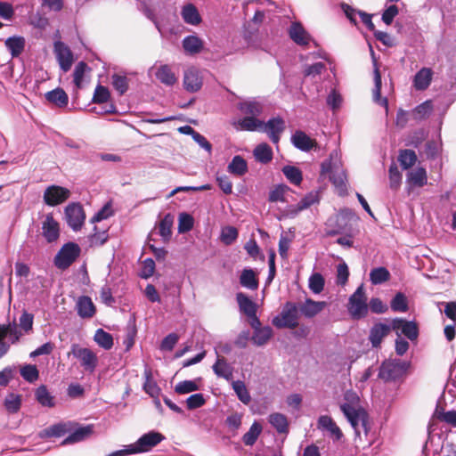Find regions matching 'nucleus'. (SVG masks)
<instances>
[{"mask_svg": "<svg viewBox=\"0 0 456 456\" xmlns=\"http://www.w3.org/2000/svg\"><path fill=\"white\" fill-rule=\"evenodd\" d=\"M166 439L160 432L151 430L142 435L134 443L124 445L122 449L110 453L108 456H126L150 452Z\"/></svg>", "mask_w": 456, "mask_h": 456, "instance_id": "nucleus-1", "label": "nucleus"}, {"mask_svg": "<svg viewBox=\"0 0 456 456\" xmlns=\"http://www.w3.org/2000/svg\"><path fill=\"white\" fill-rule=\"evenodd\" d=\"M339 408L354 429L356 437L361 438L362 433L368 435L369 415L362 406L350 407L348 404H340Z\"/></svg>", "mask_w": 456, "mask_h": 456, "instance_id": "nucleus-2", "label": "nucleus"}, {"mask_svg": "<svg viewBox=\"0 0 456 456\" xmlns=\"http://www.w3.org/2000/svg\"><path fill=\"white\" fill-rule=\"evenodd\" d=\"M334 156H337V151H332L330 158L321 164V171L322 175L329 174V179L338 190L339 195H344L347 191L346 174L340 167L339 163L332 161Z\"/></svg>", "mask_w": 456, "mask_h": 456, "instance_id": "nucleus-3", "label": "nucleus"}, {"mask_svg": "<svg viewBox=\"0 0 456 456\" xmlns=\"http://www.w3.org/2000/svg\"><path fill=\"white\" fill-rule=\"evenodd\" d=\"M410 368V362L400 359H388L379 366L378 377L384 382H394L403 378Z\"/></svg>", "mask_w": 456, "mask_h": 456, "instance_id": "nucleus-4", "label": "nucleus"}, {"mask_svg": "<svg viewBox=\"0 0 456 456\" xmlns=\"http://www.w3.org/2000/svg\"><path fill=\"white\" fill-rule=\"evenodd\" d=\"M352 219H354V214L352 210L348 208L341 209L336 216L335 228L330 232V235L346 234L345 236L339 237L337 240V243L347 248L353 247L354 244L351 235L347 234V232L350 231L348 223Z\"/></svg>", "mask_w": 456, "mask_h": 456, "instance_id": "nucleus-5", "label": "nucleus"}, {"mask_svg": "<svg viewBox=\"0 0 456 456\" xmlns=\"http://www.w3.org/2000/svg\"><path fill=\"white\" fill-rule=\"evenodd\" d=\"M347 310L353 320L358 321L368 315L369 306L363 285H360L349 297Z\"/></svg>", "mask_w": 456, "mask_h": 456, "instance_id": "nucleus-6", "label": "nucleus"}, {"mask_svg": "<svg viewBox=\"0 0 456 456\" xmlns=\"http://www.w3.org/2000/svg\"><path fill=\"white\" fill-rule=\"evenodd\" d=\"M298 310L297 304L287 301L281 309L280 314L273 319V324L278 329H295L298 326Z\"/></svg>", "mask_w": 456, "mask_h": 456, "instance_id": "nucleus-7", "label": "nucleus"}, {"mask_svg": "<svg viewBox=\"0 0 456 456\" xmlns=\"http://www.w3.org/2000/svg\"><path fill=\"white\" fill-rule=\"evenodd\" d=\"M72 354L79 361L80 366L89 373H94L98 365L96 354L87 347H82L78 344H72L69 356Z\"/></svg>", "mask_w": 456, "mask_h": 456, "instance_id": "nucleus-8", "label": "nucleus"}, {"mask_svg": "<svg viewBox=\"0 0 456 456\" xmlns=\"http://www.w3.org/2000/svg\"><path fill=\"white\" fill-rule=\"evenodd\" d=\"M81 248L75 242L65 243L54 256V265L60 270L68 269L79 256Z\"/></svg>", "mask_w": 456, "mask_h": 456, "instance_id": "nucleus-9", "label": "nucleus"}, {"mask_svg": "<svg viewBox=\"0 0 456 456\" xmlns=\"http://www.w3.org/2000/svg\"><path fill=\"white\" fill-rule=\"evenodd\" d=\"M65 220L67 224L74 231H79L86 219V214L82 205L78 202H72L64 208Z\"/></svg>", "mask_w": 456, "mask_h": 456, "instance_id": "nucleus-10", "label": "nucleus"}, {"mask_svg": "<svg viewBox=\"0 0 456 456\" xmlns=\"http://www.w3.org/2000/svg\"><path fill=\"white\" fill-rule=\"evenodd\" d=\"M391 327L397 337H401L403 334L411 341L416 340L419 337V327L413 321L395 317L391 321Z\"/></svg>", "mask_w": 456, "mask_h": 456, "instance_id": "nucleus-11", "label": "nucleus"}, {"mask_svg": "<svg viewBox=\"0 0 456 456\" xmlns=\"http://www.w3.org/2000/svg\"><path fill=\"white\" fill-rule=\"evenodd\" d=\"M69 196V189L59 185H50L44 192V201L46 205L54 207L66 201Z\"/></svg>", "mask_w": 456, "mask_h": 456, "instance_id": "nucleus-12", "label": "nucleus"}, {"mask_svg": "<svg viewBox=\"0 0 456 456\" xmlns=\"http://www.w3.org/2000/svg\"><path fill=\"white\" fill-rule=\"evenodd\" d=\"M285 129V122L280 118H272L267 122L264 121L262 131L268 134L271 142L277 144L281 139V134Z\"/></svg>", "mask_w": 456, "mask_h": 456, "instance_id": "nucleus-13", "label": "nucleus"}, {"mask_svg": "<svg viewBox=\"0 0 456 456\" xmlns=\"http://www.w3.org/2000/svg\"><path fill=\"white\" fill-rule=\"evenodd\" d=\"M54 53L59 65L63 71H68L73 62V55L70 49L61 41L54 42Z\"/></svg>", "mask_w": 456, "mask_h": 456, "instance_id": "nucleus-14", "label": "nucleus"}, {"mask_svg": "<svg viewBox=\"0 0 456 456\" xmlns=\"http://www.w3.org/2000/svg\"><path fill=\"white\" fill-rule=\"evenodd\" d=\"M42 234L48 243H53L59 239L60 225L53 218V214H47L42 223Z\"/></svg>", "mask_w": 456, "mask_h": 456, "instance_id": "nucleus-15", "label": "nucleus"}, {"mask_svg": "<svg viewBox=\"0 0 456 456\" xmlns=\"http://www.w3.org/2000/svg\"><path fill=\"white\" fill-rule=\"evenodd\" d=\"M202 85V77L196 68L191 67L184 71L183 87L186 91L196 93L201 89Z\"/></svg>", "mask_w": 456, "mask_h": 456, "instance_id": "nucleus-16", "label": "nucleus"}, {"mask_svg": "<svg viewBox=\"0 0 456 456\" xmlns=\"http://www.w3.org/2000/svg\"><path fill=\"white\" fill-rule=\"evenodd\" d=\"M370 52H371V55L373 58V66H374V70H373L374 88L372 91L373 102L379 104L380 106H384V107L387 108V105H388L387 99L386 97H384V98L381 97V86H382L381 75H380V72H379V69L378 67V63L374 58V51L372 50L371 47H370Z\"/></svg>", "mask_w": 456, "mask_h": 456, "instance_id": "nucleus-17", "label": "nucleus"}, {"mask_svg": "<svg viewBox=\"0 0 456 456\" xmlns=\"http://www.w3.org/2000/svg\"><path fill=\"white\" fill-rule=\"evenodd\" d=\"M291 40L298 45H307L312 40L311 35L305 29L301 22L293 21L289 28Z\"/></svg>", "mask_w": 456, "mask_h": 456, "instance_id": "nucleus-18", "label": "nucleus"}, {"mask_svg": "<svg viewBox=\"0 0 456 456\" xmlns=\"http://www.w3.org/2000/svg\"><path fill=\"white\" fill-rule=\"evenodd\" d=\"M392 330L391 323L386 324L382 322L375 323L370 330L369 340L372 347H379L382 339L388 335Z\"/></svg>", "mask_w": 456, "mask_h": 456, "instance_id": "nucleus-19", "label": "nucleus"}, {"mask_svg": "<svg viewBox=\"0 0 456 456\" xmlns=\"http://www.w3.org/2000/svg\"><path fill=\"white\" fill-rule=\"evenodd\" d=\"M237 107L245 116L258 117L264 110L263 103L256 98H248L240 102Z\"/></svg>", "mask_w": 456, "mask_h": 456, "instance_id": "nucleus-20", "label": "nucleus"}, {"mask_svg": "<svg viewBox=\"0 0 456 456\" xmlns=\"http://www.w3.org/2000/svg\"><path fill=\"white\" fill-rule=\"evenodd\" d=\"M327 305L324 301H314L312 298H306L305 302L300 305L299 311L305 318H314L321 313Z\"/></svg>", "mask_w": 456, "mask_h": 456, "instance_id": "nucleus-21", "label": "nucleus"}, {"mask_svg": "<svg viewBox=\"0 0 456 456\" xmlns=\"http://www.w3.org/2000/svg\"><path fill=\"white\" fill-rule=\"evenodd\" d=\"M77 315L81 318H92L96 312V308L92 299L88 296H81L77 298L76 305Z\"/></svg>", "mask_w": 456, "mask_h": 456, "instance_id": "nucleus-22", "label": "nucleus"}, {"mask_svg": "<svg viewBox=\"0 0 456 456\" xmlns=\"http://www.w3.org/2000/svg\"><path fill=\"white\" fill-rule=\"evenodd\" d=\"M291 142L295 148L301 151H309L315 145V141L312 140L305 132L297 130L291 136Z\"/></svg>", "mask_w": 456, "mask_h": 456, "instance_id": "nucleus-23", "label": "nucleus"}, {"mask_svg": "<svg viewBox=\"0 0 456 456\" xmlns=\"http://www.w3.org/2000/svg\"><path fill=\"white\" fill-rule=\"evenodd\" d=\"M94 431L92 425L78 427L71 432L62 442L61 444H71L81 442L89 437Z\"/></svg>", "mask_w": 456, "mask_h": 456, "instance_id": "nucleus-24", "label": "nucleus"}, {"mask_svg": "<svg viewBox=\"0 0 456 456\" xmlns=\"http://www.w3.org/2000/svg\"><path fill=\"white\" fill-rule=\"evenodd\" d=\"M4 45L10 52L12 58H17L24 51L26 41L23 37L12 36L5 39Z\"/></svg>", "mask_w": 456, "mask_h": 456, "instance_id": "nucleus-25", "label": "nucleus"}, {"mask_svg": "<svg viewBox=\"0 0 456 456\" xmlns=\"http://www.w3.org/2000/svg\"><path fill=\"white\" fill-rule=\"evenodd\" d=\"M318 428L329 431L336 441L340 440L343 436L342 431L330 416L323 415L319 417Z\"/></svg>", "mask_w": 456, "mask_h": 456, "instance_id": "nucleus-26", "label": "nucleus"}, {"mask_svg": "<svg viewBox=\"0 0 456 456\" xmlns=\"http://www.w3.org/2000/svg\"><path fill=\"white\" fill-rule=\"evenodd\" d=\"M35 399L43 407L53 408L56 404L55 398L49 392L45 385H40L35 390Z\"/></svg>", "mask_w": 456, "mask_h": 456, "instance_id": "nucleus-27", "label": "nucleus"}, {"mask_svg": "<svg viewBox=\"0 0 456 456\" xmlns=\"http://www.w3.org/2000/svg\"><path fill=\"white\" fill-rule=\"evenodd\" d=\"M155 77L167 86H173L177 82L175 74L167 64L160 65L155 72Z\"/></svg>", "mask_w": 456, "mask_h": 456, "instance_id": "nucleus-28", "label": "nucleus"}, {"mask_svg": "<svg viewBox=\"0 0 456 456\" xmlns=\"http://www.w3.org/2000/svg\"><path fill=\"white\" fill-rule=\"evenodd\" d=\"M406 183L410 186L423 187L428 183L427 171L424 167H418L407 173Z\"/></svg>", "mask_w": 456, "mask_h": 456, "instance_id": "nucleus-29", "label": "nucleus"}, {"mask_svg": "<svg viewBox=\"0 0 456 456\" xmlns=\"http://www.w3.org/2000/svg\"><path fill=\"white\" fill-rule=\"evenodd\" d=\"M432 81V70L429 68L420 69L414 76L413 86L415 89L426 90Z\"/></svg>", "mask_w": 456, "mask_h": 456, "instance_id": "nucleus-30", "label": "nucleus"}, {"mask_svg": "<svg viewBox=\"0 0 456 456\" xmlns=\"http://www.w3.org/2000/svg\"><path fill=\"white\" fill-rule=\"evenodd\" d=\"M254 158L261 164H268L273 158L272 147L266 143L262 142L257 144L253 151Z\"/></svg>", "mask_w": 456, "mask_h": 456, "instance_id": "nucleus-31", "label": "nucleus"}, {"mask_svg": "<svg viewBox=\"0 0 456 456\" xmlns=\"http://www.w3.org/2000/svg\"><path fill=\"white\" fill-rule=\"evenodd\" d=\"M236 300L240 312L247 316H255V313L257 311L256 304L254 303L247 295L242 292H238L236 294Z\"/></svg>", "mask_w": 456, "mask_h": 456, "instance_id": "nucleus-32", "label": "nucleus"}, {"mask_svg": "<svg viewBox=\"0 0 456 456\" xmlns=\"http://www.w3.org/2000/svg\"><path fill=\"white\" fill-rule=\"evenodd\" d=\"M214 373L220 378L230 380L232 378V367L224 357L217 356V359L212 366Z\"/></svg>", "mask_w": 456, "mask_h": 456, "instance_id": "nucleus-33", "label": "nucleus"}, {"mask_svg": "<svg viewBox=\"0 0 456 456\" xmlns=\"http://www.w3.org/2000/svg\"><path fill=\"white\" fill-rule=\"evenodd\" d=\"M181 15L187 24L196 26L201 22L200 12L192 4H185L182 9Z\"/></svg>", "mask_w": 456, "mask_h": 456, "instance_id": "nucleus-34", "label": "nucleus"}, {"mask_svg": "<svg viewBox=\"0 0 456 456\" xmlns=\"http://www.w3.org/2000/svg\"><path fill=\"white\" fill-rule=\"evenodd\" d=\"M45 99L49 102L53 103L60 108L66 107L69 102L68 94L61 87H57L52 91L47 92L45 94Z\"/></svg>", "mask_w": 456, "mask_h": 456, "instance_id": "nucleus-35", "label": "nucleus"}, {"mask_svg": "<svg viewBox=\"0 0 456 456\" xmlns=\"http://www.w3.org/2000/svg\"><path fill=\"white\" fill-rule=\"evenodd\" d=\"M268 421L279 434L289 433V422L284 414L280 412L272 413L268 417Z\"/></svg>", "mask_w": 456, "mask_h": 456, "instance_id": "nucleus-36", "label": "nucleus"}, {"mask_svg": "<svg viewBox=\"0 0 456 456\" xmlns=\"http://www.w3.org/2000/svg\"><path fill=\"white\" fill-rule=\"evenodd\" d=\"M182 45L185 53L189 54L199 53L203 48L202 40L195 35L185 37L182 41Z\"/></svg>", "mask_w": 456, "mask_h": 456, "instance_id": "nucleus-37", "label": "nucleus"}, {"mask_svg": "<svg viewBox=\"0 0 456 456\" xmlns=\"http://www.w3.org/2000/svg\"><path fill=\"white\" fill-rule=\"evenodd\" d=\"M227 170L232 175L241 176L248 172V163L243 157L236 155L229 163Z\"/></svg>", "mask_w": 456, "mask_h": 456, "instance_id": "nucleus-38", "label": "nucleus"}, {"mask_svg": "<svg viewBox=\"0 0 456 456\" xmlns=\"http://www.w3.org/2000/svg\"><path fill=\"white\" fill-rule=\"evenodd\" d=\"M69 432L65 423H57L40 431L39 437L42 439L50 437H61Z\"/></svg>", "mask_w": 456, "mask_h": 456, "instance_id": "nucleus-39", "label": "nucleus"}, {"mask_svg": "<svg viewBox=\"0 0 456 456\" xmlns=\"http://www.w3.org/2000/svg\"><path fill=\"white\" fill-rule=\"evenodd\" d=\"M240 283L243 288L255 290L258 288V280L255 272L251 268L242 270L240 276Z\"/></svg>", "mask_w": 456, "mask_h": 456, "instance_id": "nucleus-40", "label": "nucleus"}, {"mask_svg": "<svg viewBox=\"0 0 456 456\" xmlns=\"http://www.w3.org/2000/svg\"><path fill=\"white\" fill-rule=\"evenodd\" d=\"M174 216L170 213H167L164 216L162 220L159 223V235L161 236L163 241L167 242L171 239L172 236V226L174 224Z\"/></svg>", "mask_w": 456, "mask_h": 456, "instance_id": "nucleus-41", "label": "nucleus"}, {"mask_svg": "<svg viewBox=\"0 0 456 456\" xmlns=\"http://www.w3.org/2000/svg\"><path fill=\"white\" fill-rule=\"evenodd\" d=\"M262 429V426L257 421H254L248 431L242 436V442L244 444L247 446L254 445L259 437Z\"/></svg>", "mask_w": 456, "mask_h": 456, "instance_id": "nucleus-42", "label": "nucleus"}, {"mask_svg": "<svg viewBox=\"0 0 456 456\" xmlns=\"http://www.w3.org/2000/svg\"><path fill=\"white\" fill-rule=\"evenodd\" d=\"M94 340L99 346L105 350H110L113 346L112 335L102 329H98L95 331Z\"/></svg>", "mask_w": 456, "mask_h": 456, "instance_id": "nucleus-43", "label": "nucleus"}, {"mask_svg": "<svg viewBox=\"0 0 456 456\" xmlns=\"http://www.w3.org/2000/svg\"><path fill=\"white\" fill-rule=\"evenodd\" d=\"M273 335V330L270 326H265L255 330L252 336V342L256 346H263L267 343Z\"/></svg>", "mask_w": 456, "mask_h": 456, "instance_id": "nucleus-44", "label": "nucleus"}, {"mask_svg": "<svg viewBox=\"0 0 456 456\" xmlns=\"http://www.w3.org/2000/svg\"><path fill=\"white\" fill-rule=\"evenodd\" d=\"M393 312L406 313L409 310L408 300L403 292H397L390 301Z\"/></svg>", "mask_w": 456, "mask_h": 456, "instance_id": "nucleus-45", "label": "nucleus"}, {"mask_svg": "<svg viewBox=\"0 0 456 456\" xmlns=\"http://www.w3.org/2000/svg\"><path fill=\"white\" fill-rule=\"evenodd\" d=\"M390 279L389 271L383 266L373 268L370 273V281L373 285H379Z\"/></svg>", "mask_w": 456, "mask_h": 456, "instance_id": "nucleus-46", "label": "nucleus"}, {"mask_svg": "<svg viewBox=\"0 0 456 456\" xmlns=\"http://www.w3.org/2000/svg\"><path fill=\"white\" fill-rule=\"evenodd\" d=\"M264 121L257 118V117L245 116L240 121V127L245 131L254 132L262 131Z\"/></svg>", "mask_w": 456, "mask_h": 456, "instance_id": "nucleus-47", "label": "nucleus"}, {"mask_svg": "<svg viewBox=\"0 0 456 456\" xmlns=\"http://www.w3.org/2000/svg\"><path fill=\"white\" fill-rule=\"evenodd\" d=\"M281 171L290 183L295 185H299L301 183L303 175L298 167L287 165L282 167Z\"/></svg>", "mask_w": 456, "mask_h": 456, "instance_id": "nucleus-48", "label": "nucleus"}, {"mask_svg": "<svg viewBox=\"0 0 456 456\" xmlns=\"http://www.w3.org/2000/svg\"><path fill=\"white\" fill-rule=\"evenodd\" d=\"M4 405L9 413H16L20 411L21 406V395L10 393L4 401Z\"/></svg>", "mask_w": 456, "mask_h": 456, "instance_id": "nucleus-49", "label": "nucleus"}, {"mask_svg": "<svg viewBox=\"0 0 456 456\" xmlns=\"http://www.w3.org/2000/svg\"><path fill=\"white\" fill-rule=\"evenodd\" d=\"M398 161L403 169L406 170L417 161V155L412 150H402L398 156Z\"/></svg>", "mask_w": 456, "mask_h": 456, "instance_id": "nucleus-50", "label": "nucleus"}, {"mask_svg": "<svg viewBox=\"0 0 456 456\" xmlns=\"http://www.w3.org/2000/svg\"><path fill=\"white\" fill-rule=\"evenodd\" d=\"M232 389L234 390L239 400L244 404H248L251 401V396L246 387V385L241 380L232 382Z\"/></svg>", "mask_w": 456, "mask_h": 456, "instance_id": "nucleus-51", "label": "nucleus"}, {"mask_svg": "<svg viewBox=\"0 0 456 456\" xmlns=\"http://www.w3.org/2000/svg\"><path fill=\"white\" fill-rule=\"evenodd\" d=\"M194 219L191 215L186 212L179 214L178 217V232L185 233L193 228Z\"/></svg>", "mask_w": 456, "mask_h": 456, "instance_id": "nucleus-52", "label": "nucleus"}, {"mask_svg": "<svg viewBox=\"0 0 456 456\" xmlns=\"http://www.w3.org/2000/svg\"><path fill=\"white\" fill-rule=\"evenodd\" d=\"M289 191V187L286 184L280 183L272 189L269 192L268 200L270 202H285L284 194Z\"/></svg>", "mask_w": 456, "mask_h": 456, "instance_id": "nucleus-53", "label": "nucleus"}, {"mask_svg": "<svg viewBox=\"0 0 456 456\" xmlns=\"http://www.w3.org/2000/svg\"><path fill=\"white\" fill-rule=\"evenodd\" d=\"M325 285L323 276L319 273H313L309 278L308 287L310 290L314 294H320Z\"/></svg>", "mask_w": 456, "mask_h": 456, "instance_id": "nucleus-54", "label": "nucleus"}, {"mask_svg": "<svg viewBox=\"0 0 456 456\" xmlns=\"http://www.w3.org/2000/svg\"><path fill=\"white\" fill-rule=\"evenodd\" d=\"M200 389L197 380H183L178 382L175 387V392L179 395H185Z\"/></svg>", "mask_w": 456, "mask_h": 456, "instance_id": "nucleus-55", "label": "nucleus"}, {"mask_svg": "<svg viewBox=\"0 0 456 456\" xmlns=\"http://www.w3.org/2000/svg\"><path fill=\"white\" fill-rule=\"evenodd\" d=\"M111 78L114 89L119 95H123L128 90V78L116 73L112 75Z\"/></svg>", "mask_w": 456, "mask_h": 456, "instance_id": "nucleus-56", "label": "nucleus"}, {"mask_svg": "<svg viewBox=\"0 0 456 456\" xmlns=\"http://www.w3.org/2000/svg\"><path fill=\"white\" fill-rule=\"evenodd\" d=\"M21 377L28 382L33 383L39 378V371L36 365L27 364L20 369Z\"/></svg>", "mask_w": 456, "mask_h": 456, "instance_id": "nucleus-57", "label": "nucleus"}, {"mask_svg": "<svg viewBox=\"0 0 456 456\" xmlns=\"http://www.w3.org/2000/svg\"><path fill=\"white\" fill-rule=\"evenodd\" d=\"M389 174V186L392 190H397L400 187L402 182V175L397 166L393 163L390 165L388 169Z\"/></svg>", "mask_w": 456, "mask_h": 456, "instance_id": "nucleus-58", "label": "nucleus"}, {"mask_svg": "<svg viewBox=\"0 0 456 456\" xmlns=\"http://www.w3.org/2000/svg\"><path fill=\"white\" fill-rule=\"evenodd\" d=\"M239 232L234 226H225L222 229L221 240L225 245H232L238 238Z\"/></svg>", "mask_w": 456, "mask_h": 456, "instance_id": "nucleus-59", "label": "nucleus"}, {"mask_svg": "<svg viewBox=\"0 0 456 456\" xmlns=\"http://www.w3.org/2000/svg\"><path fill=\"white\" fill-rule=\"evenodd\" d=\"M145 382L143 384L144 391L151 396H154L159 391L156 382L151 379V372L150 370L145 369L144 370Z\"/></svg>", "mask_w": 456, "mask_h": 456, "instance_id": "nucleus-60", "label": "nucleus"}, {"mask_svg": "<svg viewBox=\"0 0 456 456\" xmlns=\"http://www.w3.org/2000/svg\"><path fill=\"white\" fill-rule=\"evenodd\" d=\"M107 231L98 232L96 225L94 226V232L89 236L91 245L102 246L108 240Z\"/></svg>", "mask_w": 456, "mask_h": 456, "instance_id": "nucleus-61", "label": "nucleus"}, {"mask_svg": "<svg viewBox=\"0 0 456 456\" xmlns=\"http://www.w3.org/2000/svg\"><path fill=\"white\" fill-rule=\"evenodd\" d=\"M432 103L430 101H426L418 106L415 107L413 113L415 115V118L423 119L429 116L432 111Z\"/></svg>", "mask_w": 456, "mask_h": 456, "instance_id": "nucleus-62", "label": "nucleus"}, {"mask_svg": "<svg viewBox=\"0 0 456 456\" xmlns=\"http://www.w3.org/2000/svg\"><path fill=\"white\" fill-rule=\"evenodd\" d=\"M426 137L427 134L424 130H417L410 135L407 145L418 149L421 146Z\"/></svg>", "mask_w": 456, "mask_h": 456, "instance_id": "nucleus-63", "label": "nucleus"}, {"mask_svg": "<svg viewBox=\"0 0 456 456\" xmlns=\"http://www.w3.org/2000/svg\"><path fill=\"white\" fill-rule=\"evenodd\" d=\"M206 403L204 395L200 393L193 394L186 399V406L188 410H195Z\"/></svg>", "mask_w": 456, "mask_h": 456, "instance_id": "nucleus-64", "label": "nucleus"}]
</instances>
